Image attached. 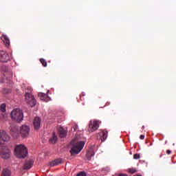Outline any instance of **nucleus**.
Returning a JSON list of instances; mask_svg holds the SVG:
<instances>
[{
	"instance_id": "cd10ccee",
	"label": "nucleus",
	"mask_w": 176,
	"mask_h": 176,
	"mask_svg": "<svg viewBox=\"0 0 176 176\" xmlns=\"http://www.w3.org/2000/svg\"><path fill=\"white\" fill-rule=\"evenodd\" d=\"M166 153H167V155H170L171 153V151L170 150H167Z\"/></svg>"
},
{
	"instance_id": "6ab92c4d",
	"label": "nucleus",
	"mask_w": 176,
	"mask_h": 176,
	"mask_svg": "<svg viewBox=\"0 0 176 176\" xmlns=\"http://www.w3.org/2000/svg\"><path fill=\"white\" fill-rule=\"evenodd\" d=\"M93 156H94V151L91 149L88 151V152L87 153V155H86L87 159L88 160H91V157H93Z\"/></svg>"
},
{
	"instance_id": "9d476101",
	"label": "nucleus",
	"mask_w": 176,
	"mask_h": 176,
	"mask_svg": "<svg viewBox=\"0 0 176 176\" xmlns=\"http://www.w3.org/2000/svg\"><path fill=\"white\" fill-rule=\"evenodd\" d=\"M42 122V120L39 117H36L33 121V126L34 128V130H39L41 129V123Z\"/></svg>"
},
{
	"instance_id": "a878e982",
	"label": "nucleus",
	"mask_w": 176,
	"mask_h": 176,
	"mask_svg": "<svg viewBox=\"0 0 176 176\" xmlns=\"http://www.w3.org/2000/svg\"><path fill=\"white\" fill-rule=\"evenodd\" d=\"M74 131H78V124H75L74 126H73Z\"/></svg>"
},
{
	"instance_id": "7ed1b4c3",
	"label": "nucleus",
	"mask_w": 176,
	"mask_h": 176,
	"mask_svg": "<svg viewBox=\"0 0 176 176\" xmlns=\"http://www.w3.org/2000/svg\"><path fill=\"white\" fill-rule=\"evenodd\" d=\"M83 146H85V142H78L73 146L70 153L72 155H78V153H79V152L83 149Z\"/></svg>"
},
{
	"instance_id": "f8f14e48",
	"label": "nucleus",
	"mask_w": 176,
	"mask_h": 176,
	"mask_svg": "<svg viewBox=\"0 0 176 176\" xmlns=\"http://www.w3.org/2000/svg\"><path fill=\"white\" fill-rule=\"evenodd\" d=\"M0 111L2 112L1 118H3L4 119L6 118V116H8V115L5 113L6 112V104L3 103L1 104Z\"/></svg>"
},
{
	"instance_id": "4468645a",
	"label": "nucleus",
	"mask_w": 176,
	"mask_h": 176,
	"mask_svg": "<svg viewBox=\"0 0 176 176\" xmlns=\"http://www.w3.org/2000/svg\"><path fill=\"white\" fill-rule=\"evenodd\" d=\"M58 135L60 138H64L67 136V131L64 128L60 127L58 129Z\"/></svg>"
},
{
	"instance_id": "a211bd4d",
	"label": "nucleus",
	"mask_w": 176,
	"mask_h": 176,
	"mask_svg": "<svg viewBox=\"0 0 176 176\" xmlns=\"http://www.w3.org/2000/svg\"><path fill=\"white\" fill-rule=\"evenodd\" d=\"M12 172L8 168H4L2 171L1 176H11Z\"/></svg>"
},
{
	"instance_id": "f257e3e1",
	"label": "nucleus",
	"mask_w": 176,
	"mask_h": 176,
	"mask_svg": "<svg viewBox=\"0 0 176 176\" xmlns=\"http://www.w3.org/2000/svg\"><path fill=\"white\" fill-rule=\"evenodd\" d=\"M15 154L18 159H24L28 155V150L24 144H19L15 147Z\"/></svg>"
},
{
	"instance_id": "2eb2a0df",
	"label": "nucleus",
	"mask_w": 176,
	"mask_h": 176,
	"mask_svg": "<svg viewBox=\"0 0 176 176\" xmlns=\"http://www.w3.org/2000/svg\"><path fill=\"white\" fill-rule=\"evenodd\" d=\"M10 133L12 135H17V134H19V129L17 126L12 125L10 127Z\"/></svg>"
},
{
	"instance_id": "0eeeda50",
	"label": "nucleus",
	"mask_w": 176,
	"mask_h": 176,
	"mask_svg": "<svg viewBox=\"0 0 176 176\" xmlns=\"http://www.w3.org/2000/svg\"><path fill=\"white\" fill-rule=\"evenodd\" d=\"M100 127L98 125V122L97 120H91L89 124L88 131L89 133H93L96 131Z\"/></svg>"
},
{
	"instance_id": "1a4fd4ad",
	"label": "nucleus",
	"mask_w": 176,
	"mask_h": 176,
	"mask_svg": "<svg viewBox=\"0 0 176 176\" xmlns=\"http://www.w3.org/2000/svg\"><path fill=\"white\" fill-rule=\"evenodd\" d=\"M10 60V56L6 51L0 50V61L1 63H8Z\"/></svg>"
},
{
	"instance_id": "7c9ffc66",
	"label": "nucleus",
	"mask_w": 176,
	"mask_h": 176,
	"mask_svg": "<svg viewBox=\"0 0 176 176\" xmlns=\"http://www.w3.org/2000/svg\"><path fill=\"white\" fill-rule=\"evenodd\" d=\"M142 127H143V129H144V127H145V126H143Z\"/></svg>"
},
{
	"instance_id": "5701e85b",
	"label": "nucleus",
	"mask_w": 176,
	"mask_h": 176,
	"mask_svg": "<svg viewBox=\"0 0 176 176\" xmlns=\"http://www.w3.org/2000/svg\"><path fill=\"white\" fill-rule=\"evenodd\" d=\"M140 157H141V155L138 153L133 155V159H135V160H138L139 159H140Z\"/></svg>"
},
{
	"instance_id": "f03ea898",
	"label": "nucleus",
	"mask_w": 176,
	"mask_h": 176,
	"mask_svg": "<svg viewBox=\"0 0 176 176\" xmlns=\"http://www.w3.org/2000/svg\"><path fill=\"white\" fill-rule=\"evenodd\" d=\"M23 118L24 115L23 110L20 109H15L11 112V119L13 120V122L20 123V122H23Z\"/></svg>"
},
{
	"instance_id": "c85d7f7f",
	"label": "nucleus",
	"mask_w": 176,
	"mask_h": 176,
	"mask_svg": "<svg viewBox=\"0 0 176 176\" xmlns=\"http://www.w3.org/2000/svg\"><path fill=\"white\" fill-rule=\"evenodd\" d=\"M118 176H127L126 174L120 173L118 175Z\"/></svg>"
},
{
	"instance_id": "bb28decb",
	"label": "nucleus",
	"mask_w": 176,
	"mask_h": 176,
	"mask_svg": "<svg viewBox=\"0 0 176 176\" xmlns=\"http://www.w3.org/2000/svg\"><path fill=\"white\" fill-rule=\"evenodd\" d=\"M140 138V140H144V138H145V135H141Z\"/></svg>"
},
{
	"instance_id": "f3484780",
	"label": "nucleus",
	"mask_w": 176,
	"mask_h": 176,
	"mask_svg": "<svg viewBox=\"0 0 176 176\" xmlns=\"http://www.w3.org/2000/svg\"><path fill=\"white\" fill-rule=\"evenodd\" d=\"M100 140L102 142L105 141L108 137V132L102 131L100 133Z\"/></svg>"
},
{
	"instance_id": "6e6552de",
	"label": "nucleus",
	"mask_w": 176,
	"mask_h": 176,
	"mask_svg": "<svg viewBox=\"0 0 176 176\" xmlns=\"http://www.w3.org/2000/svg\"><path fill=\"white\" fill-rule=\"evenodd\" d=\"M10 141V136H9L5 131L0 132V145H3V142Z\"/></svg>"
},
{
	"instance_id": "ddd939ff",
	"label": "nucleus",
	"mask_w": 176,
	"mask_h": 176,
	"mask_svg": "<svg viewBox=\"0 0 176 176\" xmlns=\"http://www.w3.org/2000/svg\"><path fill=\"white\" fill-rule=\"evenodd\" d=\"M63 163V160L61 158L56 159L50 163L51 167H54L56 166H58V164H61Z\"/></svg>"
},
{
	"instance_id": "39448f33",
	"label": "nucleus",
	"mask_w": 176,
	"mask_h": 176,
	"mask_svg": "<svg viewBox=\"0 0 176 176\" xmlns=\"http://www.w3.org/2000/svg\"><path fill=\"white\" fill-rule=\"evenodd\" d=\"M0 155L3 159H9L10 157V150L5 146H0Z\"/></svg>"
},
{
	"instance_id": "c756f323",
	"label": "nucleus",
	"mask_w": 176,
	"mask_h": 176,
	"mask_svg": "<svg viewBox=\"0 0 176 176\" xmlns=\"http://www.w3.org/2000/svg\"><path fill=\"white\" fill-rule=\"evenodd\" d=\"M162 156H163L162 155H161L160 156V157H162Z\"/></svg>"
},
{
	"instance_id": "2f4dec72",
	"label": "nucleus",
	"mask_w": 176,
	"mask_h": 176,
	"mask_svg": "<svg viewBox=\"0 0 176 176\" xmlns=\"http://www.w3.org/2000/svg\"><path fill=\"white\" fill-rule=\"evenodd\" d=\"M1 166H0V171H1Z\"/></svg>"
},
{
	"instance_id": "393cba45",
	"label": "nucleus",
	"mask_w": 176,
	"mask_h": 176,
	"mask_svg": "<svg viewBox=\"0 0 176 176\" xmlns=\"http://www.w3.org/2000/svg\"><path fill=\"white\" fill-rule=\"evenodd\" d=\"M80 100L81 101H85V94H82V95H80Z\"/></svg>"
},
{
	"instance_id": "aec40b11",
	"label": "nucleus",
	"mask_w": 176,
	"mask_h": 176,
	"mask_svg": "<svg viewBox=\"0 0 176 176\" xmlns=\"http://www.w3.org/2000/svg\"><path fill=\"white\" fill-rule=\"evenodd\" d=\"M38 98L41 101H46V98H47V94H43V93H39L38 94Z\"/></svg>"
},
{
	"instance_id": "9b49d317",
	"label": "nucleus",
	"mask_w": 176,
	"mask_h": 176,
	"mask_svg": "<svg viewBox=\"0 0 176 176\" xmlns=\"http://www.w3.org/2000/svg\"><path fill=\"white\" fill-rule=\"evenodd\" d=\"M1 39L3 41L6 47H9V46H10V40H9V37H8L6 34H2Z\"/></svg>"
},
{
	"instance_id": "4be33fe9",
	"label": "nucleus",
	"mask_w": 176,
	"mask_h": 176,
	"mask_svg": "<svg viewBox=\"0 0 176 176\" xmlns=\"http://www.w3.org/2000/svg\"><path fill=\"white\" fill-rule=\"evenodd\" d=\"M40 63L42 64L43 67H47V62L46 61V60H45V58H40Z\"/></svg>"
},
{
	"instance_id": "b1692460",
	"label": "nucleus",
	"mask_w": 176,
	"mask_h": 176,
	"mask_svg": "<svg viewBox=\"0 0 176 176\" xmlns=\"http://www.w3.org/2000/svg\"><path fill=\"white\" fill-rule=\"evenodd\" d=\"M129 171L130 174H134L135 173H137V170L134 168H129Z\"/></svg>"
},
{
	"instance_id": "20e7f679",
	"label": "nucleus",
	"mask_w": 176,
	"mask_h": 176,
	"mask_svg": "<svg viewBox=\"0 0 176 176\" xmlns=\"http://www.w3.org/2000/svg\"><path fill=\"white\" fill-rule=\"evenodd\" d=\"M31 131L28 125L23 124L20 127L19 133L22 138H27L30 135V131Z\"/></svg>"
},
{
	"instance_id": "dca6fc26",
	"label": "nucleus",
	"mask_w": 176,
	"mask_h": 176,
	"mask_svg": "<svg viewBox=\"0 0 176 176\" xmlns=\"http://www.w3.org/2000/svg\"><path fill=\"white\" fill-rule=\"evenodd\" d=\"M33 164H34V161H32V160L26 161L24 164V169L30 170V168H31V167H32Z\"/></svg>"
},
{
	"instance_id": "412c9836",
	"label": "nucleus",
	"mask_w": 176,
	"mask_h": 176,
	"mask_svg": "<svg viewBox=\"0 0 176 176\" xmlns=\"http://www.w3.org/2000/svg\"><path fill=\"white\" fill-rule=\"evenodd\" d=\"M50 142H51V144H56V142H57V135H56V133H53L52 138L50 139Z\"/></svg>"
},
{
	"instance_id": "423d86ee",
	"label": "nucleus",
	"mask_w": 176,
	"mask_h": 176,
	"mask_svg": "<svg viewBox=\"0 0 176 176\" xmlns=\"http://www.w3.org/2000/svg\"><path fill=\"white\" fill-rule=\"evenodd\" d=\"M25 98L28 104H29V105H30L32 108L36 105V100H35V98H34V96L32 94L30 93H26L25 95Z\"/></svg>"
}]
</instances>
